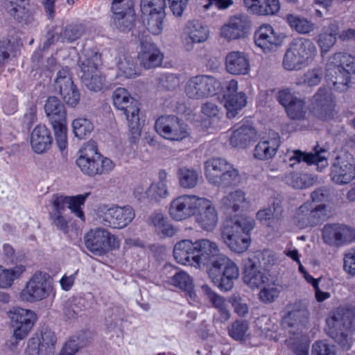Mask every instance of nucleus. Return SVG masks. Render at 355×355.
Instances as JSON below:
<instances>
[{"label":"nucleus","mask_w":355,"mask_h":355,"mask_svg":"<svg viewBox=\"0 0 355 355\" xmlns=\"http://www.w3.org/2000/svg\"><path fill=\"white\" fill-rule=\"evenodd\" d=\"M178 263L196 268L210 265L209 276L222 291H229L239 277L237 265L227 257L221 254L218 245L209 239H202L193 242L184 239L178 242L173 249Z\"/></svg>","instance_id":"1"},{"label":"nucleus","mask_w":355,"mask_h":355,"mask_svg":"<svg viewBox=\"0 0 355 355\" xmlns=\"http://www.w3.org/2000/svg\"><path fill=\"white\" fill-rule=\"evenodd\" d=\"M254 227V220L250 217L227 219L221 227V237L232 252L243 253L250 245V232Z\"/></svg>","instance_id":"2"},{"label":"nucleus","mask_w":355,"mask_h":355,"mask_svg":"<svg viewBox=\"0 0 355 355\" xmlns=\"http://www.w3.org/2000/svg\"><path fill=\"white\" fill-rule=\"evenodd\" d=\"M115 108L125 116L129 128V140L137 144L140 138L142 123L139 118V103L132 97L128 91L123 87L116 88L112 94Z\"/></svg>","instance_id":"3"},{"label":"nucleus","mask_w":355,"mask_h":355,"mask_svg":"<svg viewBox=\"0 0 355 355\" xmlns=\"http://www.w3.org/2000/svg\"><path fill=\"white\" fill-rule=\"evenodd\" d=\"M355 73L354 58L350 55L338 52L329 57L326 65V79L335 90L344 92L347 89L351 76Z\"/></svg>","instance_id":"4"},{"label":"nucleus","mask_w":355,"mask_h":355,"mask_svg":"<svg viewBox=\"0 0 355 355\" xmlns=\"http://www.w3.org/2000/svg\"><path fill=\"white\" fill-rule=\"evenodd\" d=\"M327 333L344 350H349L352 344L355 328V315L344 308H338L327 319Z\"/></svg>","instance_id":"5"},{"label":"nucleus","mask_w":355,"mask_h":355,"mask_svg":"<svg viewBox=\"0 0 355 355\" xmlns=\"http://www.w3.org/2000/svg\"><path fill=\"white\" fill-rule=\"evenodd\" d=\"M315 44L309 39H293L284 54L282 66L287 71H299L307 67L317 55Z\"/></svg>","instance_id":"6"},{"label":"nucleus","mask_w":355,"mask_h":355,"mask_svg":"<svg viewBox=\"0 0 355 355\" xmlns=\"http://www.w3.org/2000/svg\"><path fill=\"white\" fill-rule=\"evenodd\" d=\"M76 164L83 173L89 176L108 173L114 168L112 159L104 157L94 142H88L80 150Z\"/></svg>","instance_id":"7"},{"label":"nucleus","mask_w":355,"mask_h":355,"mask_svg":"<svg viewBox=\"0 0 355 355\" xmlns=\"http://www.w3.org/2000/svg\"><path fill=\"white\" fill-rule=\"evenodd\" d=\"M205 172L207 181L218 187H230L239 180L238 169L226 159L214 157L205 162Z\"/></svg>","instance_id":"8"},{"label":"nucleus","mask_w":355,"mask_h":355,"mask_svg":"<svg viewBox=\"0 0 355 355\" xmlns=\"http://www.w3.org/2000/svg\"><path fill=\"white\" fill-rule=\"evenodd\" d=\"M101 63V55L96 49L87 51L79 59L81 81L91 91L98 92L103 89L104 77L99 70Z\"/></svg>","instance_id":"9"},{"label":"nucleus","mask_w":355,"mask_h":355,"mask_svg":"<svg viewBox=\"0 0 355 355\" xmlns=\"http://www.w3.org/2000/svg\"><path fill=\"white\" fill-rule=\"evenodd\" d=\"M88 331H84L78 336L71 337L64 345L58 354H55L56 336L53 331L44 329L41 332L40 345L42 355H74L80 349L85 347L89 343Z\"/></svg>","instance_id":"10"},{"label":"nucleus","mask_w":355,"mask_h":355,"mask_svg":"<svg viewBox=\"0 0 355 355\" xmlns=\"http://www.w3.org/2000/svg\"><path fill=\"white\" fill-rule=\"evenodd\" d=\"M220 87V82L215 77L198 75L187 80L184 92L188 98L199 100L215 95Z\"/></svg>","instance_id":"11"},{"label":"nucleus","mask_w":355,"mask_h":355,"mask_svg":"<svg viewBox=\"0 0 355 355\" xmlns=\"http://www.w3.org/2000/svg\"><path fill=\"white\" fill-rule=\"evenodd\" d=\"M330 177L338 185H345L352 181L355 178L354 156L348 152L338 153L331 162Z\"/></svg>","instance_id":"12"},{"label":"nucleus","mask_w":355,"mask_h":355,"mask_svg":"<svg viewBox=\"0 0 355 355\" xmlns=\"http://www.w3.org/2000/svg\"><path fill=\"white\" fill-rule=\"evenodd\" d=\"M165 0H141V12L146 21V28L153 35H159L163 30L165 17Z\"/></svg>","instance_id":"13"},{"label":"nucleus","mask_w":355,"mask_h":355,"mask_svg":"<svg viewBox=\"0 0 355 355\" xmlns=\"http://www.w3.org/2000/svg\"><path fill=\"white\" fill-rule=\"evenodd\" d=\"M85 248L96 256H102L116 247V238L108 230L91 229L84 236Z\"/></svg>","instance_id":"14"},{"label":"nucleus","mask_w":355,"mask_h":355,"mask_svg":"<svg viewBox=\"0 0 355 355\" xmlns=\"http://www.w3.org/2000/svg\"><path fill=\"white\" fill-rule=\"evenodd\" d=\"M157 132L171 141H182L189 135L187 125L175 115L162 116L155 124Z\"/></svg>","instance_id":"15"},{"label":"nucleus","mask_w":355,"mask_h":355,"mask_svg":"<svg viewBox=\"0 0 355 355\" xmlns=\"http://www.w3.org/2000/svg\"><path fill=\"white\" fill-rule=\"evenodd\" d=\"M327 206L324 204L315 205L307 201L300 206L293 216L296 225L304 229L313 227L319 225L325 218Z\"/></svg>","instance_id":"16"},{"label":"nucleus","mask_w":355,"mask_h":355,"mask_svg":"<svg viewBox=\"0 0 355 355\" xmlns=\"http://www.w3.org/2000/svg\"><path fill=\"white\" fill-rule=\"evenodd\" d=\"M134 194L139 200H146L150 203H157L169 196L167 184V173L165 170L159 171L158 181L151 183L150 186L138 185Z\"/></svg>","instance_id":"17"},{"label":"nucleus","mask_w":355,"mask_h":355,"mask_svg":"<svg viewBox=\"0 0 355 355\" xmlns=\"http://www.w3.org/2000/svg\"><path fill=\"white\" fill-rule=\"evenodd\" d=\"M49 288L48 275L42 272H37L26 282L19 294V297L23 302H38L49 296Z\"/></svg>","instance_id":"18"},{"label":"nucleus","mask_w":355,"mask_h":355,"mask_svg":"<svg viewBox=\"0 0 355 355\" xmlns=\"http://www.w3.org/2000/svg\"><path fill=\"white\" fill-rule=\"evenodd\" d=\"M323 242L331 247H340L355 241V230L339 223H327L322 230Z\"/></svg>","instance_id":"19"},{"label":"nucleus","mask_w":355,"mask_h":355,"mask_svg":"<svg viewBox=\"0 0 355 355\" xmlns=\"http://www.w3.org/2000/svg\"><path fill=\"white\" fill-rule=\"evenodd\" d=\"M7 315L14 329V336L17 340L26 338L36 321L35 313L28 309L14 307Z\"/></svg>","instance_id":"20"},{"label":"nucleus","mask_w":355,"mask_h":355,"mask_svg":"<svg viewBox=\"0 0 355 355\" xmlns=\"http://www.w3.org/2000/svg\"><path fill=\"white\" fill-rule=\"evenodd\" d=\"M7 315L14 329V336L17 340L26 338L36 321L35 313L28 309L14 307Z\"/></svg>","instance_id":"21"},{"label":"nucleus","mask_w":355,"mask_h":355,"mask_svg":"<svg viewBox=\"0 0 355 355\" xmlns=\"http://www.w3.org/2000/svg\"><path fill=\"white\" fill-rule=\"evenodd\" d=\"M202 197L196 195H182L174 198L170 203L168 213L172 219L182 221L196 213Z\"/></svg>","instance_id":"22"},{"label":"nucleus","mask_w":355,"mask_h":355,"mask_svg":"<svg viewBox=\"0 0 355 355\" xmlns=\"http://www.w3.org/2000/svg\"><path fill=\"white\" fill-rule=\"evenodd\" d=\"M135 213L129 205L116 206L106 209L98 216L100 223L114 229H122L128 226L134 219Z\"/></svg>","instance_id":"23"},{"label":"nucleus","mask_w":355,"mask_h":355,"mask_svg":"<svg viewBox=\"0 0 355 355\" xmlns=\"http://www.w3.org/2000/svg\"><path fill=\"white\" fill-rule=\"evenodd\" d=\"M238 82L232 79L225 84L224 94V106L227 110V116L232 119L236 116L238 112L247 105V96L245 92H238Z\"/></svg>","instance_id":"24"},{"label":"nucleus","mask_w":355,"mask_h":355,"mask_svg":"<svg viewBox=\"0 0 355 355\" xmlns=\"http://www.w3.org/2000/svg\"><path fill=\"white\" fill-rule=\"evenodd\" d=\"M208 28L198 20H191L185 24L181 36L184 49L191 51L195 44L202 43L209 38Z\"/></svg>","instance_id":"25"},{"label":"nucleus","mask_w":355,"mask_h":355,"mask_svg":"<svg viewBox=\"0 0 355 355\" xmlns=\"http://www.w3.org/2000/svg\"><path fill=\"white\" fill-rule=\"evenodd\" d=\"M254 40L257 46L264 53H270L281 46L283 37L269 24H262L254 32Z\"/></svg>","instance_id":"26"},{"label":"nucleus","mask_w":355,"mask_h":355,"mask_svg":"<svg viewBox=\"0 0 355 355\" xmlns=\"http://www.w3.org/2000/svg\"><path fill=\"white\" fill-rule=\"evenodd\" d=\"M313 111L318 118L327 121L333 117L335 106L334 96L325 87H320L313 96Z\"/></svg>","instance_id":"27"},{"label":"nucleus","mask_w":355,"mask_h":355,"mask_svg":"<svg viewBox=\"0 0 355 355\" xmlns=\"http://www.w3.org/2000/svg\"><path fill=\"white\" fill-rule=\"evenodd\" d=\"M250 24L248 18L244 15L231 17L220 28V37L227 42L244 38Z\"/></svg>","instance_id":"28"},{"label":"nucleus","mask_w":355,"mask_h":355,"mask_svg":"<svg viewBox=\"0 0 355 355\" xmlns=\"http://www.w3.org/2000/svg\"><path fill=\"white\" fill-rule=\"evenodd\" d=\"M194 216L196 223L204 230L212 231L218 224L217 210L213 202L206 198H202Z\"/></svg>","instance_id":"29"},{"label":"nucleus","mask_w":355,"mask_h":355,"mask_svg":"<svg viewBox=\"0 0 355 355\" xmlns=\"http://www.w3.org/2000/svg\"><path fill=\"white\" fill-rule=\"evenodd\" d=\"M138 37L141 40L140 51L137 55L140 64L145 69H151L160 66L164 55L158 47L147 39L143 40L140 38L139 35Z\"/></svg>","instance_id":"30"},{"label":"nucleus","mask_w":355,"mask_h":355,"mask_svg":"<svg viewBox=\"0 0 355 355\" xmlns=\"http://www.w3.org/2000/svg\"><path fill=\"white\" fill-rule=\"evenodd\" d=\"M309 316V311L306 306L299 302L287 307L286 314L282 318V325L286 329H293L289 330L290 333L296 334L306 322Z\"/></svg>","instance_id":"31"},{"label":"nucleus","mask_w":355,"mask_h":355,"mask_svg":"<svg viewBox=\"0 0 355 355\" xmlns=\"http://www.w3.org/2000/svg\"><path fill=\"white\" fill-rule=\"evenodd\" d=\"M327 151L323 148L318 150L315 148L313 152L305 153L300 150L293 151V155L289 157L291 166H293L296 163L304 162L308 165L315 164L318 171L322 172L328 166L327 158L325 156Z\"/></svg>","instance_id":"32"},{"label":"nucleus","mask_w":355,"mask_h":355,"mask_svg":"<svg viewBox=\"0 0 355 355\" xmlns=\"http://www.w3.org/2000/svg\"><path fill=\"white\" fill-rule=\"evenodd\" d=\"M280 146V137L278 133L272 132L267 137H263L254 149V156L260 160L272 158Z\"/></svg>","instance_id":"33"},{"label":"nucleus","mask_w":355,"mask_h":355,"mask_svg":"<svg viewBox=\"0 0 355 355\" xmlns=\"http://www.w3.org/2000/svg\"><path fill=\"white\" fill-rule=\"evenodd\" d=\"M3 6L8 15L18 22L30 24L34 21L33 12L26 8L28 0H2Z\"/></svg>","instance_id":"34"},{"label":"nucleus","mask_w":355,"mask_h":355,"mask_svg":"<svg viewBox=\"0 0 355 355\" xmlns=\"http://www.w3.org/2000/svg\"><path fill=\"white\" fill-rule=\"evenodd\" d=\"M243 282L251 288H258L268 283V277L256 260L248 259L244 264Z\"/></svg>","instance_id":"35"},{"label":"nucleus","mask_w":355,"mask_h":355,"mask_svg":"<svg viewBox=\"0 0 355 355\" xmlns=\"http://www.w3.org/2000/svg\"><path fill=\"white\" fill-rule=\"evenodd\" d=\"M53 143L51 131L45 125H37L31 135V145L33 151L42 154L50 149Z\"/></svg>","instance_id":"36"},{"label":"nucleus","mask_w":355,"mask_h":355,"mask_svg":"<svg viewBox=\"0 0 355 355\" xmlns=\"http://www.w3.org/2000/svg\"><path fill=\"white\" fill-rule=\"evenodd\" d=\"M225 67L232 75H245L250 70V61L244 52L231 51L225 57Z\"/></svg>","instance_id":"37"},{"label":"nucleus","mask_w":355,"mask_h":355,"mask_svg":"<svg viewBox=\"0 0 355 355\" xmlns=\"http://www.w3.org/2000/svg\"><path fill=\"white\" fill-rule=\"evenodd\" d=\"M247 10L259 16L274 15L280 10L279 0H243Z\"/></svg>","instance_id":"38"},{"label":"nucleus","mask_w":355,"mask_h":355,"mask_svg":"<svg viewBox=\"0 0 355 355\" xmlns=\"http://www.w3.org/2000/svg\"><path fill=\"white\" fill-rule=\"evenodd\" d=\"M248 204L245 193L240 189L229 193L220 201L221 208L229 214L243 210Z\"/></svg>","instance_id":"39"},{"label":"nucleus","mask_w":355,"mask_h":355,"mask_svg":"<svg viewBox=\"0 0 355 355\" xmlns=\"http://www.w3.org/2000/svg\"><path fill=\"white\" fill-rule=\"evenodd\" d=\"M338 33L339 27L336 22L322 28L316 40L322 56H324L335 45Z\"/></svg>","instance_id":"40"},{"label":"nucleus","mask_w":355,"mask_h":355,"mask_svg":"<svg viewBox=\"0 0 355 355\" xmlns=\"http://www.w3.org/2000/svg\"><path fill=\"white\" fill-rule=\"evenodd\" d=\"M44 111L51 124L66 122V111L64 105L55 96L47 98Z\"/></svg>","instance_id":"41"},{"label":"nucleus","mask_w":355,"mask_h":355,"mask_svg":"<svg viewBox=\"0 0 355 355\" xmlns=\"http://www.w3.org/2000/svg\"><path fill=\"white\" fill-rule=\"evenodd\" d=\"M255 136L256 130L254 128L242 125L233 130L230 142L234 148H245Z\"/></svg>","instance_id":"42"},{"label":"nucleus","mask_w":355,"mask_h":355,"mask_svg":"<svg viewBox=\"0 0 355 355\" xmlns=\"http://www.w3.org/2000/svg\"><path fill=\"white\" fill-rule=\"evenodd\" d=\"M149 222L153 225L155 231L160 237H171L176 233L174 226L161 213H153L149 218Z\"/></svg>","instance_id":"43"},{"label":"nucleus","mask_w":355,"mask_h":355,"mask_svg":"<svg viewBox=\"0 0 355 355\" xmlns=\"http://www.w3.org/2000/svg\"><path fill=\"white\" fill-rule=\"evenodd\" d=\"M169 284L185 292L191 299H196V294L193 290V281L186 272L180 270L175 272V274L171 277Z\"/></svg>","instance_id":"44"},{"label":"nucleus","mask_w":355,"mask_h":355,"mask_svg":"<svg viewBox=\"0 0 355 355\" xmlns=\"http://www.w3.org/2000/svg\"><path fill=\"white\" fill-rule=\"evenodd\" d=\"M113 15V24L119 31L125 32L132 29L135 18L132 7L128 10L121 9L114 11Z\"/></svg>","instance_id":"45"},{"label":"nucleus","mask_w":355,"mask_h":355,"mask_svg":"<svg viewBox=\"0 0 355 355\" xmlns=\"http://www.w3.org/2000/svg\"><path fill=\"white\" fill-rule=\"evenodd\" d=\"M26 270L23 265H17L11 268H5L0 265V288H8L19 279Z\"/></svg>","instance_id":"46"},{"label":"nucleus","mask_w":355,"mask_h":355,"mask_svg":"<svg viewBox=\"0 0 355 355\" xmlns=\"http://www.w3.org/2000/svg\"><path fill=\"white\" fill-rule=\"evenodd\" d=\"M177 177L182 188L190 189L198 184L199 173L194 168L182 166L178 168Z\"/></svg>","instance_id":"47"},{"label":"nucleus","mask_w":355,"mask_h":355,"mask_svg":"<svg viewBox=\"0 0 355 355\" xmlns=\"http://www.w3.org/2000/svg\"><path fill=\"white\" fill-rule=\"evenodd\" d=\"M85 33V26L82 24H71L62 28L57 36V40L71 43Z\"/></svg>","instance_id":"48"},{"label":"nucleus","mask_w":355,"mask_h":355,"mask_svg":"<svg viewBox=\"0 0 355 355\" xmlns=\"http://www.w3.org/2000/svg\"><path fill=\"white\" fill-rule=\"evenodd\" d=\"M87 304L84 297L78 296L68 300L64 307V315L67 319H75L87 309Z\"/></svg>","instance_id":"49"},{"label":"nucleus","mask_w":355,"mask_h":355,"mask_svg":"<svg viewBox=\"0 0 355 355\" xmlns=\"http://www.w3.org/2000/svg\"><path fill=\"white\" fill-rule=\"evenodd\" d=\"M286 21L291 29L300 34H307L314 30V24L304 17L290 14L286 16Z\"/></svg>","instance_id":"50"},{"label":"nucleus","mask_w":355,"mask_h":355,"mask_svg":"<svg viewBox=\"0 0 355 355\" xmlns=\"http://www.w3.org/2000/svg\"><path fill=\"white\" fill-rule=\"evenodd\" d=\"M323 75L322 68L318 66L307 70L295 83L297 85H305L309 87H315L320 83Z\"/></svg>","instance_id":"51"},{"label":"nucleus","mask_w":355,"mask_h":355,"mask_svg":"<svg viewBox=\"0 0 355 355\" xmlns=\"http://www.w3.org/2000/svg\"><path fill=\"white\" fill-rule=\"evenodd\" d=\"M90 193H85L74 196H67V204L71 211L79 218L82 221H85V214L81 209V206L84 205L86 199Z\"/></svg>","instance_id":"52"},{"label":"nucleus","mask_w":355,"mask_h":355,"mask_svg":"<svg viewBox=\"0 0 355 355\" xmlns=\"http://www.w3.org/2000/svg\"><path fill=\"white\" fill-rule=\"evenodd\" d=\"M285 180L288 184L298 189L308 188L313 184V179L310 175L297 173L288 174Z\"/></svg>","instance_id":"53"},{"label":"nucleus","mask_w":355,"mask_h":355,"mask_svg":"<svg viewBox=\"0 0 355 355\" xmlns=\"http://www.w3.org/2000/svg\"><path fill=\"white\" fill-rule=\"evenodd\" d=\"M73 132L80 139H85L94 130L92 122L85 118H78L72 122Z\"/></svg>","instance_id":"54"},{"label":"nucleus","mask_w":355,"mask_h":355,"mask_svg":"<svg viewBox=\"0 0 355 355\" xmlns=\"http://www.w3.org/2000/svg\"><path fill=\"white\" fill-rule=\"evenodd\" d=\"M250 259L256 260L259 267L264 270H268L275 264L277 261V257L273 251L267 249L258 252L253 258H250Z\"/></svg>","instance_id":"55"},{"label":"nucleus","mask_w":355,"mask_h":355,"mask_svg":"<svg viewBox=\"0 0 355 355\" xmlns=\"http://www.w3.org/2000/svg\"><path fill=\"white\" fill-rule=\"evenodd\" d=\"M248 330L249 324L246 320H236L229 328V335L236 340H245Z\"/></svg>","instance_id":"56"},{"label":"nucleus","mask_w":355,"mask_h":355,"mask_svg":"<svg viewBox=\"0 0 355 355\" xmlns=\"http://www.w3.org/2000/svg\"><path fill=\"white\" fill-rule=\"evenodd\" d=\"M263 286V288L259 293V299L263 303L274 302L279 297L281 292L280 286L275 283L271 284L267 283Z\"/></svg>","instance_id":"57"},{"label":"nucleus","mask_w":355,"mask_h":355,"mask_svg":"<svg viewBox=\"0 0 355 355\" xmlns=\"http://www.w3.org/2000/svg\"><path fill=\"white\" fill-rule=\"evenodd\" d=\"M288 116L293 120H300L306 114V103L302 99L295 100L286 108Z\"/></svg>","instance_id":"58"},{"label":"nucleus","mask_w":355,"mask_h":355,"mask_svg":"<svg viewBox=\"0 0 355 355\" xmlns=\"http://www.w3.org/2000/svg\"><path fill=\"white\" fill-rule=\"evenodd\" d=\"M66 122L51 124L58 147L63 151L67 146Z\"/></svg>","instance_id":"59"},{"label":"nucleus","mask_w":355,"mask_h":355,"mask_svg":"<svg viewBox=\"0 0 355 355\" xmlns=\"http://www.w3.org/2000/svg\"><path fill=\"white\" fill-rule=\"evenodd\" d=\"M158 87L161 89L171 90L179 86L180 80L179 76L173 73H163L158 78Z\"/></svg>","instance_id":"60"},{"label":"nucleus","mask_w":355,"mask_h":355,"mask_svg":"<svg viewBox=\"0 0 355 355\" xmlns=\"http://www.w3.org/2000/svg\"><path fill=\"white\" fill-rule=\"evenodd\" d=\"M60 94L64 102L69 106L75 107L80 101V93L75 85L71 87H63L60 90Z\"/></svg>","instance_id":"61"},{"label":"nucleus","mask_w":355,"mask_h":355,"mask_svg":"<svg viewBox=\"0 0 355 355\" xmlns=\"http://www.w3.org/2000/svg\"><path fill=\"white\" fill-rule=\"evenodd\" d=\"M283 212V209L280 202L273 203V209L266 208L259 210L257 213V218L261 221L270 220L272 217L279 218Z\"/></svg>","instance_id":"62"},{"label":"nucleus","mask_w":355,"mask_h":355,"mask_svg":"<svg viewBox=\"0 0 355 355\" xmlns=\"http://www.w3.org/2000/svg\"><path fill=\"white\" fill-rule=\"evenodd\" d=\"M202 291L206 295L207 299L211 303L213 306L217 309V310L228 305L226 300L213 291L209 286L203 285L202 286Z\"/></svg>","instance_id":"63"},{"label":"nucleus","mask_w":355,"mask_h":355,"mask_svg":"<svg viewBox=\"0 0 355 355\" xmlns=\"http://www.w3.org/2000/svg\"><path fill=\"white\" fill-rule=\"evenodd\" d=\"M56 87L60 90L63 87H68L74 85L72 78L68 67L62 68L58 71L55 80Z\"/></svg>","instance_id":"64"}]
</instances>
